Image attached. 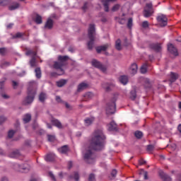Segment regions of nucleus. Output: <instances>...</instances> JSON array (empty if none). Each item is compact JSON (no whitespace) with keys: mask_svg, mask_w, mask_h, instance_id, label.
I'll return each instance as SVG.
<instances>
[{"mask_svg":"<svg viewBox=\"0 0 181 181\" xmlns=\"http://www.w3.org/2000/svg\"><path fill=\"white\" fill-rule=\"evenodd\" d=\"M105 134L101 129H96L91 134L88 140V146H84L85 154L84 160L87 163H93L95 160V153L94 151H103L105 146Z\"/></svg>","mask_w":181,"mask_h":181,"instance_id":"obj_1","label":"nucleus"},{"mask_svg":"<svg viewBox=\"0 0 181 181\" xmlns=\"http://www.w3.org/2000/svg\"><path fill=\"white\" fill-rule=\"evenodd\" d=\"M36 82L33 81L29 83V86L28 88V95L23 100V105H30L33 103L35 100V95H36Z\"/></svg>","mask_w":181,"mask_h":181,"instance_id":"obj_2","label":"nucleus"},{"mask_svg":"<svg viewBox=\"0 0 181 181\" xmlns=\"http://www.w3.org/2000/svg\"><path fill=\"white\" fill-rule=\"evenodd\" d=\"M89 41L87 43L88 50H93L94 46V40L95 39V25L94 24H90L88 33Z\"/></svg>","mask_w":181,"mask_h":181,"instance_id":"obj_3","label":"nucleus"},{"mask_svg":"<svg viewBox=\"0 0 181 181\" xmlns=\"http://www.w3.org/2000/svg\"><path fill=\"white\" fill-rule=\"evenodd\" d=\"M69 60L68 56H62L59 55L58 57V62H55L54 64V69L57 70H60L61 73L58 74V76H62V74H64V70L62 69L63 66H66V62Z\"/></svg>","mask_w":181,"mask_h":181,"instance_id":"obj_4","label":"nucleus"},{"mask_svg":"<svg viewBox=\"0 0 181 181\" xmlns=\"http://www.w3.org/2000/svg\"><path fill=\"white\" fill-rule=\"evenodd\" d=\"M117 98H118V95H115L112 99V101L107 104L106 114L110 115L115 113V110L117 108L115 101H117Z\"/></svg>","mask_w":181,"mask_h":181,"instance_id":"obj_5","label":"nucleus"},{"mask_svg":"<svg viewBox=\"0 0 181 181\" xmlns=\"http://www.w3.org/2000/svg\"><path fill=\"white\" fill-rule=\"evenodd\" d=\"M13 167L15 170L17 172H21V173H28V172L30 170V165L28 163H25L23 165L18 163H14Z\"/></svg>","mask_w":181,"mask_h":181,"instance_id":"obj_6","label":"nucleus"},{"mask_svg":"<svg viewBox=\"0 0 181 181\" xmlns=\"http://www.w3.org/2000/svg\"><path fill=\"white\" fill-rule=\"evenodd\" d=\"M143 13L144 18H149L153 15V7L152 4L148 3L146 4V8H144Z\"/></svg>","mask_w":181,"mask_h":181,"instance_id":"obj_7","label":"nucleus"},{"mask_svg":"<svg viewBox=\"0 0 181 181\" xmlns=\"http://www.w3.org/2000/svg\"><path fill=\"white\" fill-rule=\"evenodd\" d=\"M91 64L93 67L99 69V70H100V71H103V73H105V71H107V67L103 65L101 62L97 61V59H93L91 62Z\"/></svg>","mask_w":181,"mask_h":181,"instance_id":"obj_8","label":"nucleus"},{"mask_svg":"<svg viewBox=\"0 0 181 181\" xmlns=\"http://www.w3.org/2000/svg\"><path fill=\"white\" fill-rule=\"evenodd\" d=\"M157 21L160 23V26L165 27L168 25V18L163 14L159 15L156 18Z\"/></svg>","mask_w":181,"mask_h":181,"instance_id":"obj_9","label":"nucleus"},{"mask_svg":"<svg viewBox=\"0 0 181 181\" xmlns=\"http://www.w3.org/2000/svg\"><path fill=\"white\" fill-rule=\"evenodd\" d=\"M168 50L173 54V56H179V52H177V49L175 47V45L173 44H170L168 45Z\"/></svg>","mask_w":181,"mask_h":181,"instance_id":"obj_10","label":"nucleus"},{"mask_svg":"<svg viewBox=\"0 0 181 181\" xmlns=\"http://www.w3.org/2000/svg\"><path fill=\"white\" fill-rule=\"evenodd\" d=\"M159 176L163 181H172V178L163 171H159Z\"/></svg>","mask_w":181,"mask_h":181,"instance_id":"obj_11","label":"nucleus"},{"mask_svg":"<svg viewBox=\"0 0 181 181\" xmlns=\"http://www.w3.org/2000/svg\"><path fill=\"white\" fill-rule=\"evenodd\" d=\"M150 49L154 50V52H160L162 47H160V43H151L149 45Z\"/></svg>","mask_w":181,"mask_h":181,"instance_id":"obj_12","label":"nucleus"},{"mask_svg":"<svg viewBox=\"0 0 181 181\" xmlns=\"http://www.w3.org/2000/svg\"><path fill=\"white\" fill-rule=\"evenodd\" d=\"M110 47V44H105L104 45H101L96 47V52L97 53H100L102 52H105L107 49Z\"/></svg>","mask_w":181,"mask_h":181,"instance_id":"obj_13","label":"nucleus"},{"mask_svg":"<svg viewBox=\"0 0 181 181\" xmlns=\"http://www.w3.org/2000/svg\"><path fill=\"white\" fill-rule=\"evenodd\" d=\"M52 124L54 125V127H57V128H59V129H63V125L62 124V122L59 121L57 119H52L51 120Z\"/></svg>","mask_w":181,"mask_h":181,"instance_id":"obj_14","label":"nucleus"},{"mask_svg":"<svg viewBox=\"0 0 181 181\" xmlns=\"http://www.w3.org/2000/svg\"><path fill=\"white\" fill-rule=\"evenodd\" d=\"M114 1L115 0H103L102 1L105 12H108L110 11V8H109L110 2H114Z\"/></svg>","mask_w":181,"mask_h":181,"instance_id":"obj_15","label":"nucleus"},{"mask_svg":"<svg viewBox=\"0 0 181 181\" xmlns=\"http://www.w3.org/2000/svg\"><path fill=\"white\" fill-rule=\"evenodd\" d=\"M109 131H118V127H117V123L114 121L111 122L108 125Z\"/></svg>","mask_w":181,"mask_h":181,"instance_id":"obj_16","label":"nucleus"},{"mask_svg":"<svg viewBox=\"0 0 181 181\" xmlns=\"http://www.w3.org/2000/svg\"><path fill=\"white\" fill-rule=\"evenodd\" d=\"M130 74L134 75L138 71V65L136 64H132L129 70Z\"/></svg>","mask_w":181,"mask_h":181,"instance_id":"obj_17","label":"nucleus"},{"mask_svg":"<svg viewBox=\"0 0 181 181\" xmlns=\"http://www.w3.org/2000/svg\"><path fill=\"white\" fill-rule=\"evenodd\" d=\"M21 156V152L19 150H15L8 154L9 158H19Z\"/></svg>","mask_w":181,"mask_h":181,"instance_id":"obj_18","label":"nucleus"},{"mask_svg":"<svg viewBox=\"0 0 181 181\" xmlns=\"http://www.w3.org/2000/svg\"><path fill=\"white\" fill-rule=\"evenodd\" d=\"M53 28V20L52 18H49L45 25V29H52Z\"/></svg>","mask_w":181,"mask_h":181,"instance_id":"obj_19","label":"nucleus"},{"mask_svg":"<svg viewBox=\"0 0 181 181\" xmlns=\"http://www.w3.org/2000/svg\"><path fill=\"white\" fill-rule=\"evenodd\" d=\"M119 82L125 86L126 84L128 83V76H122L119 78Z\"/></svg>","mask_w":181,"mask_h":181,"instance_id":"obj_20","label":"nucleus"},{"mask_svg":"<svg viewBox=\"0 0 181 181\" xmlns=\"http://www.w3.org/2000/svg\"><path fill=\"white\" fill-rule=\"evenodd\" d=\"M88 87V85L86 83H81L78 86L77 91H83V90H86Z\"/></svg>","mask_w":181,"mask_h":181,"instance_id":"obj_21","label":"nucleus"},{"mask_svg":"<svg viewBox=\"0 0 181 181\" xmlns=\"http://www.w3.org/2000/svg\"><path fill=\"white\" fill-rule=\"evenodd\" d=\"M56 158V156L54 154H47L45 157V160L47 162H53Z\"/></svg>","mask_w":181,"mask_h":181,"instance_id":"obj_22","label":"nucleus"},{"mask_svg":"<svg viewBox=\"0 0 181 181\" xmlns=\"http://www.w3.org/2000/svg\"><path fill=\"white\" fill-rule=\"evenodd\" d=\"M19 6H20L19 3L15 2L8 6V9H9V11H15V9H18V8H19Z\"/></svg>","mask_w":181,"mask_h":181,"instance_id":"obj_23","label":"nucleus"},{"mask_svg":"<svg viewBox=\"0 0 181 181\" xmlns=\"http://www.w3.org/2000/svg\"><path fill=\"white\" fill-rule=\"evenodd\" d=\"M67 83V80L66 79H60L59 81H57V87H63L65 84Z\"/></svg>","mask_w":181,"mask_h":181,"instance_id":"obj_24","label":"nucleus"},{"mask_svg":"<svg viewBox=\"0 0 181 181\" xmlns=\"http://www.w3.org/2000/svg\"><path fill=\"white\" fill-rule=\"evenodd\" d=\"M30 119H32V116L30 115V114L25 115L23 119L25 124H28V122H30Z\"/></svg>","mask_w":181,"mask_h":181,"instance_id":"obj_25","label":"nucleus"},{"mask_svg":"<svg viewBox=\"0 0 181 181\" xmlns=\"http://www.w3.org/2000/svg\"><path fill=\"white\" fill-rule=\"evenodd\" d=\"M60 153H67L69 152V147L67 146H64L58 149Z\"/></svg>","mask_w":181,"mask_h":181,"instance_id":"obj_26","label":"nucleus"},{"mask_svg":"<svg viewBox=\"0 0 181 181\" xmlns=\"http://www.w3.org/2000/svg\"><path fill=\"white\" fill-rule=\"evenodd\" d=\"M140 71L142 74H145L148 71V64H144L140 69Z\"/></svg>","mask_w":181,"mask_h":181,"instance_id":"obj_27","label":"nucleus"},{"mask_svg":"<svg viewBox=\"0 0 181 181\" xmlns=\"http://www.w3.org/2000/svg\"><path fill=\"white\" fill-rule=\"evenodd\" d=\"M35 77H37V78H40L42 77V71L40 70V68H36L35 70Z\"/></svg>","mask_w":181,"mask_h":181,"instance_id":"obj_28","label":"nucleus"},{"mask_svg":"<svg viewBox=\"0 0 181 181\" xmlns=\"http://www.w3.org/2000/svg\"><path fill=\"white\" fill-rule=\"evenodd\" d=\"M176 80H177V74H175L173 72H171V74H170L171 83H175V81H176Z\"/></svg>","mask_w":181,"mask_h":181,"instance_id":"obj_29","label":"nucleus"},{"mask_svg":"<svg viewBox=\"0 0 181 181\" xmlns=\"http://www.w3.org/2000/svg\"><path fill=\"white\" fill-rule=\"evenodd\" d=\"M36 54H37V52L33 50H28L26 52L27 56H33V57L36 58Z\"/></svg>","mask_w":181,"mask_h":181,"instance_id":"obj_30","label":"nucleus"},{"mask_svg":"<svg viewBox=\"0 0 181 181\" xmlns=\"http://www.w3.org/2000/svg\"><path fill=\"white\" fill-rule=\"evenodd\" d=\"M39 100L40 103H45V100H46V93H41L39 95Z\"/></svg>","mask_w":181,"mask_h":181,"instance_id":"obj_31","label":"nucleus"},{"mask_svg":"<svg viewBox=\"0 0 181 181\" xmlns=\"http://www.w3.org/2000/svg\"><path fill=\"white\" fill-rule=\"evenodd\" d=\"M93 122H94V118H93V117L87 118L86 119H85V124L87 126L91 125V124H93Z\"/></svg>","mask_w":181,"mask_h":181,"instance_id":"obj_32","label":"nucleus"},{"mask_svg":"<svg viewBox=\"0 0 181 181\" xmlns=\"http://www.w3.org/2000/svg\"><path fill=\"white\" fill-rule=\"evenodd\" d=\"M47 139L49 142H54L56 141V136L52 134H47Z\"/></svg>","mask_w":181,"mask_h":181,"instance_id":"obj_33","label":"nucleus"},{"mask_svg":"<svg viewBox=\"0 0 181 181\" xmlns=\"http://www.w3.org/2000/svg\"><path fill=\"white\" fill-rule=\"evenodd\" d=\"M115 47L117 50H121L122 47H121V40L118 39L115 42Z\"/></svg>","mask_w":181,"mask_h":181,"instance_id":"obj_34","label":"nucleus"},{"mask_svg":"<svg viewBox=\"0 0 181 181\" xmlns=\"http://www.w3.org/2000/svg\"><path fill=\"white\" fill-rule=\"evenodd\" d=\"M130 98L131 100H135V98H136V90H132L131 92H130Z\"/></svg>","mask_w":181,"mask_h":181,"instance_id":"obj_35","label":"nucleus"},{"mask_svg":"<svg viewBox=\"0 0 181 181\" xmlns=\"http://www.w3.org/2000/svg\"><path fill=\"white\" fill-rule=\"evenodd\" d=\"M134 135H135L136 138H137V139H141V138H142V136H144V134L139 131L135 132Z\"/></svg>","mask_w":181,"mask_h":181,"instance_id":"obj_36","label":"nucleus"},{"mask_svg":"<svg viewBox=\"0 0 181 181\" xmlns=\"http://www.w3.org/2000/svg\"><path fill=\"white\" fill-rule=\"evenodd\" d=\"M35 23H37V25H40V23H42V16H39V14H37L36 15V17H35Z\"/></svg>","mask_w":181,"mask_h":181,"instance_id":"obj_37","label":"nucleus"},{"mask_svg":"<svg viewBox=\"0 0 181 181\" xmlns=\"http://www.w3.org/2000/svg\"><path fill=\"white\" fill-rule=\"evenodd\" d=\"M30 64L31 67H36V58L32 57L31 60L30 61Z\"/></svg>","mask_w":181,"mask_h":181,"instance_id":"obj_38","label":"nucleus"},{"mask_svg":"<svg viewBox=\"0 0 181 181\" xmlns=\"http://www.w3.org/2000/svg\"><path fill=\"white\" fill-rule=\"evenodd\" d=\"M103 87L106 91H110L111 90V85L108 83H103Z\"/></svg>","mask_w":181,"mask_h":181,"instance_id":"obj_39","label":"nucleus"},{"mask_svg":"<svg viewBox=\"0 0 181 181\" xmlns=\"http://www.w3.org/2000/svg\"><path fill=\"white\" fill-rule=\"evenodd\" d=\"M142 28H144V29H146V28H149V22L145 21H143L142 24H141Z\"/></svg>","mask_w":181,"mask_h":181,"instance_id":"obj_40","label":"nucleus"},{"mask_svg":"<svg viewBox=\"0 0 181 181\" xmlns=\"http://www.w3.org/2000/svg\"><path fill=\"white\" fill-rule=\"evenodd\" d=\"M8 3H9V0H0L1 6H5Z\"/></svg>","mask_w":181,"mask_h":181,"instance_id":"obj_41","label":"nucleus"},{"mask_svg":"<svg viewBox=\"0 0 181 181\" xmlns=\"http://www.w3.org/2000/svg\"><path fill=\"white\" fill-rule=\"evenodd\" d=\"M93 93L88 92V93H85L84 97H85V98H93Z\"/></svg>","mask_w":181,"mask_h":181,"instance_id":"obj_42","label":"nucleus"},{"mask_svg":"<svg viewBox=\"0 0 181 181\" xmlns=\"http://www.w3.org/2000/svg\"><path fill=\"white\" fill-rule=\"evenodd\" d=\"M146 149L148 152H152L155 149V146L153 145H148Z\"/></svg>","mask_w":181,"mask_h":181,"instance_id":"obj_43","label":"nucleus"},{"mask_svg":"<svg viewBox=\"0 0 181 181\" xmlns=\"http://www.w3.org/2000/svg\"><path fill=\"white\" fill-rule=\"evenodd\" d=\"M119 4H115L112 8V12H117V11H118V9H119Z\"/></svg>","mask_w":181,"mask_h":181,"instance_id":"obj_44","label":"nucleus"},{"mask_svg":"<svg viewBox=\"0 0 181 181\" xmlns=\"http://www.w3.org/2000/svg\"><path fill=\"white\" fill-rule=\"evenodd\" d=\"M23 36V33H17L15 35L13 36V39H17L18 37H22Z\"/></svg>","mask_w":181,"mask_h":181,"instance_id":"obj_45","label":"nucleus"},{"mask_svg":"<svg viewBox=\"0 0 181 181\" xmlns=\"http://www.w3.org/2000/svg\"><path fill=\"white\" fill-rule=\"evenodd\" d=\"M13 135H15V131L10 130L8 133V138H13Z\"/></svg>","mask_w":181,"mask_h":181,"instance_id":"obj_46","label":"nucleus"},{"mask_svg":"<svg viewBox=\"0 0 181 181\" xmlns=\"http://www.w3.org/2000/svg\"><path fill=\"white\" fill-rule=\"evenodd\" d=\"M74 179L76 181H78V180L80 179V175H78V173L77 172L74 173Z\"/></svg>","mask_w":181,"mask_h":181,"instance_id":"obj_47","label":"nucleus"},{"mask_svg":"<svg viewBox=\"0 0 181 181\" xmlns=\"http://www.w3.org/2000/svg\"><path fill=\"white\" fill-rule=\"evenodd\" d=\"M125 22H127V19H125V18L119 19V23H120V25H124Z\"/></svg>","mask_w":181,"mask_h":181,"instance_id":"obj_48","label":"nucleus"},{"mask_svg":"<svg viewBox=\"0 0 181 181\" xmlns=\"http://www.w3.org/2000/svg\"><path fill=\"white\" fill-rule=\"evenodd\" d=\"M127 27L129 28H132V18H129L128 23H127Z\"/></svg>","mask_w":181,"mask_h":181,"instance_id":"obj_49","label":"nucleus"},{"mask_svg":"<svg viewBox=\"0 0 181 181\" xmlns=\"http://www.w3.org/2000/svg\"><path fill=\"white\" fill-rule=\"evenodd\" d=\"M95 179V176L94 175V174H90L88 181H94Z\"/></svg>","mask_w":181,"mask_h":181,"instance_id":"obj_50","label":"nucleus"},{"mask_svg":"<svg viewBox=\"0 0 181 181\" xmlns=\"http://www.w3.org/2000/svg\"><path fill=\"white\" fill-rule=\"evenodd\" d=\"M88 6V4L87 2H86L83 5V6L82 7V10L86 12V11H87V8Z\"/></svg>","mask_w":181,"mask_h":181,"instance_id":"obj_51","label":"nucleus"},{"mask_svg":"<svg viewBox=\"0 0 181 181\" xmlns=\"http://www.w3.org/2000/svg\"><path fill=\"white\" fill-rule=\"evenodd\" d=\"M117 170H112L111 173V176L112 177H115L117 176Z\"/></svg>","mask_w":181,"mask_h":181,"instance_id":"obj_52","label":"nucleus"},{"mask_svg":"<svg viewBox=\"0 0 181 181\" xmlns=\"http://www.w3.org/2000/svg\"><path fill=\"white\" fill-rule=\"evenodd\" d=\"M6 121V118L4 116L0 117V125L1 124H2L3 122H5Z\"/></svg>","mask_w":181,"mask_h":181,"instance_id":"obj_53","label":"nucleus"},{"mask_svg":"<svg viewBox=\"0 0 181 181\" xmlns=\"http://www.w3.org/2000/svg\"><path fill=\"white\" fill-rule=\"evenodd\" d=\"M49 176L52 179V180L56 181V177H54V175L52 172L49 173Z\"/></svg>","mask_w":181,"mask_h":181,"instance_id":"obj_54","label":"nucleus"},{"mask_svg":"<svg viewBox=\"0 0 181 181\" xmlns=\"http://www.w3.org/2000/svg\"><path fill=\"white\" fill-rule=\"evenodd\" d=\"M5 52H6L5 48H0V54H1V56H4V54H5Z\"/></svg>","mask_w":181,"mask_h":181,"instance_id":"obj_55","label":"nucleus"},{"mask_svg":"<svg viewBox=\"0 0 181 181\" xmlns=\"http://www.w3.org/2000/svg\"><path fill=\"white\" fill-rule=\"evenodd\" d=\"M72 167H73V162L69 161L68 163V168H69V169H71Z\"/></svg>","mask_w":181,"mask_h":181,"instance_id":"obj_56","label":"nucleus"},{"mask_svg":"<svg viewBox=\"0 0 181 181\" xmlns=\"http://www.w3.org/2000/svg\"><path fill=\"white\" fill-rule=\"evenodd\" d=\"M56 101L57 103H62V98H60V96H56Z\"/></svg>","mask_w":181,"mask_h":181,"instance_id":"obj_57","label":"nucleus"},{"mask_svg":"<svg viewBox=\"0 0 181 181\" xmlns=\"http://www.w3.org/2000/svg\"><path fill=\"white\" fill-rule=\"evenodd\" d=\"M139 163L140 165H145V163H146V161L144 159H141L139 160Z\"/></svg>","mask_w":181,"mask_h":181,"instance_id":"obj_58","label":"nucleus"},{"mask_svg":"<svg viewBox=\"0 0 181 181\" xmlns=\"http://www.w3.org/2000/svg\"><path fill=\"white\" fill-rule=\"evenodd\" d=\"M144 180H148V172H144Z\"/></svg>","mask_w":181,"mask_h":181,"instance_id":"obj_59","label":"nucleus"},{"mask_svg":"<svg viewBox=\"0 0 181 181\" xmlns=\"http://www.w3.org/2000/svg\"><path fill=\"white\" fill-rule=\"evenodd\" d=\"M12 83H13V87L15 88V87H16V86H18V82L13 81Z\"/></svg>","mask_w":181,"mask_h":181,"instance_id":"obj_60","label":"nucleus"},{"mask_svg":"<svg viewBox=\"0 0 181 181\" xmlns=\"http://www.w3.org/2000/svg\"><path fill=\"white\" fill-rule=\"evenodd\" d=\"M12 26H13V23H10L7 25L6 28L7 29H11Z\"/></svg>","mask_w":181,"mask_h":181,"instance_id":"obj_61","label":"nucleus"},{"mask_svg":"<svg viewBox=\"0 0 181 181\" xmlns=\"http://www.w3.org/2000/svg\"><path fill=\"white\" fill-rule=\"evenodd\" d=\"M1 180V181H9V180L6 177H3Z\"/></svg>","mask_w":181,"mask_h":181,"instance_id":"obj_62","label":"nucleus"},{"mask_svg":"<svg viewBox=\"0 0 181 181\" xmlns=\"http://www.w3.org/2000/svg\"><path fill=\"white\" fill-rule=\"evenodd\" d=\"M177 180H179V181H181V175L180 174H178L177 175Z\"/></svg>","mask_w":181,"mask_h":181,"instance_id":"obj_63","label":"nucleus"},{"mask_svg":"<svg viewBox=\"0 0 181 181\" xmlns=\"http://www.w3.org/2000/svg\"><path fill=\"white\" fill-rule=\"evenodd\" d=\"M101 21L103 23H105V22H107V18H102Z\"/></svg>","mask_w":181,"mask_h":181,"instance_id":"obj_64","label":"nucleus"}]
</instances>
